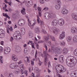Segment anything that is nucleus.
I'll return each instance as SVG.
<instances>
[{
  "instance_id": "15",
  "label": "nucleus",
  "mask_w": 77,
  "mask_h": 77,
  "mask_svg": "<svg viewBox=\"0 0 77 77\" xmlns=\"http://www.w3.org/2000/svg\"><path fill=\"white\" fill-rule=\"evenodd\" d=\"M73 42L74 43L77 42V36L75 35L73 38Z\"/></svg>"
},
{
  "instance_id": "52",
  "label": "nucleus",
  "mask_w": 77,
  "mask_h": 77,
  "mask_svg": "<svg viewBox=\"0 0 77 77\" xmlns=\"http://www.w3.org/2000/svg\"><path fill=\"white\" fill-rule=\"evenodd\" d=\"M48 9V7H45L43 9V10H45V11H47Z\"/></svg>"
},
{
  "instance_id": "38",
  "label": "nucleus",
  "mask_w": 77,
  "mask_h": 77,
  "mask_svg": "<svg viewBox=\"0 0 77 77\" xmlns=\"http://www.w3.org/2000/svg\"><path fill=\"white\" fill-rule=\"evenodd\" d=\"M21 12L23 15H26V12L23 11V10H21Z\"/></svg>"
},
{
  "instance_id": "34",
  "label": "nucleus",
  "mask_w": 77,
  "mask_h": 77,
  "mask_svg": "<svg viewBox=\"0 0 77 77\" xmlns=\"http://www.w3.org/2000/svg\"><path fill=\"white\" fill-rule=\"evenodd\" d=\"M0 60L1 63H3V57L2 56H1L0 57Z\"/></svg>"
},
{
  "instance_id": "17",
  "label": "nucleus",
  "mask_w": 77,
  "mask_h": 77,
  "mask_svg": "<svg viewBox=\"0 0 77 77\" xmlns=\"http://www.w3.org/2000/svg\"><path fill=\"white\" fill-rule=\"evenodd\" d=\"M35 32L36 33H40V30H39V28L37 27L35 29Z\"/></svg>"
},
{
  "instance_id": "10",
  "label": "nucleus",
  "mask_w": 77,
  "mask_h": 77,
  "mask_svg": "<svg viewBox=\"0 0 77 77\" xmlns=\"http://www.w3.org/2000/svg\"><path fill=\"white\" fill-rule=\"evenodd\" d=\"M43 53L44 54V55H45L44 56V57H45V62H46V61H47V60H48V58H47V55H48V54H47V52L45 51L43 52Z\"/></svg>"
},
{
  "instance_id": "61",
  "label": "nucleus",
  "mask_w": 77,
  "mask_h": 77,
  "mask_svg": "<svg viewBox=\"0 0 77 77\" xmlns=\"http://www.w3.org/2000/svg\"><path fill=\"white\" fill-rule=\"evenodd\" d=\"M14 68H17V67H18V66L17 65H15L14 64Z\"/></svg>"
},
{
  "instance_id": "63",
  "label": "nucleus",
  "mask_w": 77,
  "mask_h": 77,
  "mask_svg": "<svg viewBox=\"0 0 77 77\" xmlns=\"http://www.w3.org/2000/svg\"><path fill=\"white\" fill-rule=\"evenodd\" d=\"M36 47L37 49H39V45L38 44H36Z\"/></svg>"
},
{
  "instance_id": "25",
  "label": "nucleus",
  "mask_w": 77,
  "mask_h": 77,
  "mask_svg": "<svg viewBox=\"0 0 77 77\" xmlns=\"http://www.w3.org/2000/svg\"><path fill=\"white\" fill-rule=\"evenodd\" d=\"M29 37H30V38H31L32 37V36H33V33H32V32L30 31L29 32Z\"/></svg>"
},
{
  "instance_id": "9",
  "label": "nucleus",
  "mask_w": 77,
  "mask_h": 77,
  "mask_svg": "<svg viewBox=\"0 0 77 77\" xmlns=\"http://www.w3.org/2000/svg\"><path fill=\"white\" fill-rule=\"evenodd\" d=\"M58 22L57 20H53L51 22V24L52 26H56Z\"/></svg>"
},
{
  "instance_id": "44",
  "label": "nucleus",
  "mask_w": 77,
  "mask_h": 77,
  "mask_svg": "<svg viewBox=\"0 0 77 77\" xmlns=\"http://www.w3.org/2000/svg\"><path fill=\"white\" fill-rule=\"evenodd\" d=\"M46 42L48 44H49V45H51V42L49 41V40H48Z\"/></svg>"
},
{
  "instance_id": "24",
  "label": "nucleus",
  "mask_w": 77,
  "mask_h": 77,
  "mask_svg": "<svg viewBox=\"0 0 77 77\" xmlns=\"http://www.w3.org/2000/svg\"><path fill=\"white\" fill-rule=\"evenodd\" d=\"M63 53H64V54H66L68 53V50L67 49L64 48L63 50Z\"/></svg>"
},
{
  "instance_id": "55",
  "label": "nucleus",
  "mask_w": 77,
  "mask_h": 77,
  "mask_svg": "<svg viewBox=\"0 0 77 77\" xmlns=\"http://www.w3.org/2000/svg\"><path fill=\"white\" fill-rule=\"evenodd\" d=\"M8 10L10 12H12V10L11 8H9L8 9Z\"/></svg>"
},
{
  "instance_id": "60",
  "label": "nucleus",
  "mask_w": 77,
  "mask_h": 77,
  "mask_svg": "<svg viewBox=\"0 0 77 77\" xmlns=\"http://www.w3.org/2000/svg\"><path fill=\"white\" fill-rule=\"evenodd\" d=\"M31 65H34V61H31Z\"/></svg>"
},
{
  "instance_id": "27",
  "label": "nucleus",
  "mask_w": 77,
  "mask_h": 77,
  "mask_svg": "<svg viewBox=\"0 0 77 77\" xmlns=\"http://www.w3.org/2000/svg\"><path fill=\"white\" fill-rule=\"evenodd\" d=\"M5 34L3 33H2L1 34H0V38H5Z\"/></svg>"
},
{
  "instance_id": "13",
  "label": "nucleus",
  "mask_w": 77,
  "mask_h": 77,
  "mask_svg": "<svg viewBox=\"0 0 77 77\" xmlns=\"http://www.w3.org/2000/svg\"><path fill=\"white\" fill-rule=\"evenodd\" d=\"M62 13L63 14H68V10L65 8H64L62 11Z\"/></svg>"
},
{
  "instance_id": "57",
  "label": "nucleus",
  "mask_w": 77,
  "mask_h": 77,
  "mask_svg": "<svg viewBox=\"0 0 77 77\" xmlns=\"http://www.w3.org/2000/svg\"><path fill=\"white\" fill-rule=\"evenodd\" d=\"M50 62H48V67H50Z\"/></svg>"
},
{
  "instance_id": "41",
  "label": "nucleus",
  "mask_w": 77,
  "mask_h": 77,
  "mask_svg": "<svg viewBox=\"0 0 77 77\" xmlns=\"http://www.w3.org/2000/svg\"><path fill=\"white\" fill-rule=\"evenodd\" d=\"M29 27L31 28V29H33V26L31 24L29 25Z\"/></svg>"
},
{
  "instance_id": "59",
  "label": "nucleus",
  "mask_w": 77,
  "mask_h": 77,
  "mask_svg": "<svg viewBox=\"0 0 77 77\" xmlns=\"http://www.w3.org/2000/svg\"><path fill=\"white\" fill-rule=\"evenodd\" d=\"M4 43V42H3V41H1V44L2 45H3Z\"/></svg>"
},
{
  "instance_id": "4",
  "label": "nucleus",
  "mask_w": 77,
  "mask_h": 77,
  "mask_svg": "<svg viewBox=\"0 0 77 77\" xmlns=\"http://www.w3.org/2000/svg\"><path fill=\"white\" fill-rule=\"evenodd\" d=\"M51 17V15L50 14L47 13H45L44 14V17L46 20H49Z\"/></svg>"
},
{
  "instance_id": "6",
  "label": "nucleus",
  "mask_w": 77,
  "mask_h": 77,
  "mask_svg": "<svg viewBox=\"0 0 77 77\" xmlns=\"http://www.w3.org/2000/svg\"><path fill=\"white\" fill-rule=\"evenodd\" d=\"M25 21L23 19H20L18 22V24L19 26H24L25 24Z\"/></svg>"
},
{
  "instance_id": "16",
  "label": "nucleus",
  "mask_w": 77,
  "mask_h": 77,
  "mask_svg": "<svg viewBox=\"0 0 77 77\" xmlns=\"http://www.w3.org/2000/svg\"><path fill=\"white\" fill-rule=\"evenodd\" d=\"M43 38L45 39V41L46 42L47 41H48V40L50 39V37H49V36H43Z\"/></svg>"
},
{
  "instance_id": "8",
  "label": "nucleus",
  "mask_w": 77,
  "mask_h": 77,
  "mask_svg": "<svg viewBox=\"0 0 77 77\" xmlns=\"http://www.w3.org/2000/svg\"><path fill=\"white\" fill-rule=\"evenodd\" d=\"M11 51V49L10 48H6L4 50V52L5 54H9V53H10Z\"/></svg>"
},
{
  "instance_id": "37",
  "label": "nucleus",
  "mask_w": 77,
  "mask_h": 77,
  "mask_svg": "<svg viewBox=\"0 0 77 77\" xmlns=\"http://www.w3.org/2000/svg\"><path fill=\"white\" fill-rule=\"evenodd\" d=\"M74 54L75 56H77V49H75V50L74 51Z\"/></svg>"
},
{
  "instance_id": "54",
  "label": "nucleus",
  "mask_w": 77,
  "mask_h": 77,
  "mask_svg": "<svg viewBox=\"0 0 77 77\" xmlns=\"http://www.w3.org/2000/svg\"><path fill=\"white\" fill-rule=\"evenodd\" d=\"M13 40H14V38H13L12 37H11V38L10 39V41H11V42H12Z\"/></svg>"
},
{
  "instance_id": "20",
  "label": "nucleus",
  "mask_w": 77,
  "mask_h": 77,
  "mask_svg": "<svg viewBox=\"0 0 77 77\" xmlns=\"http://www.w3.org/2000/svg\"><path fill=\"white\" fill-rule=\"evenodd\" d=\"M27 5H29V3L31 5H32L33 4V2L32 0H27Z\"/></svg>"
},
{
  "instance_id": "45",
  "label": "nucleus",
  "mask_w": 77,
  "mask_h": 77,
  "mask_svg": "<svg viewBox=\"0 0 77 77\" xmlns=\"http://www.w3.org/2000/svg\"><path fill=\"white\" fill-rule=\"evenodd\" d=\"M44 42V41L40 40L38 42V44L43 43V42Z\"/></svg>"
},
{
  "instance_id": "36",
  "label": "nucleus",
  "mask_w": 77,
  "mask_h": 77,
  "mask_svg": "<svg viewBox=\"0 0 77 77\" xmlns=\"http://www.w3.org/2000/svg\"><path fill=\"white\" fill-rule=\"evenodd\" d=\"M59 60L60 63H62L63 62V59L61 58H59Z\"/></svg>"
},
{
  "instance_id": "7",
  "label": "nucleus",
  "mask_w": 77,
  "mask_h": 77,
  "mask_svg": "<svg viewBox=\"0 0 77 77\" xmlns=\"http://www.w3.org/2000/svg\"><path fill=\"white\" fill-rule=\"evenodd\" d=\"M18 36H21V34H20V32H15V33L13 35V36L14 39L17 40V39H18Z\"/></svg>"
},
{
  "instance_id": "32",
  "label": "nucleus",
  "mask_w": 77,
  "mask_h": 77,
  "mask_svg": "<svg viewBox=\"0 0 77 77\" xmlns=\"http://www.w3.org/2000/svg\"><path fill=\"white\" fill-rule=\"evenodd\" d=\"M57 4L58 5L60 6V5H62V2H60V0H57Z\"/></svg>"
},
{
  "instance_id": "50",
  "label": "nucleus",
  "mask_w": 77,
  "mask_h": 77,
  "mask_svg": "<svg viewBox=\"0 0 77 77\" xmlns=\"http://www.w3.org/2000/svg\"><path fill=\"white\" fill-rule=\"evenodd\" d=\"M23 3H25L26 5H27V1H24L23 2Z\"/></svg>"
},
{
  "instance_id": "19",
  "label": "nucleus",
  "mask_w": 77,
  "mask_h": 77,
  "mask_svg": "<svg viewBox=\"0 0 77 77\" xmlns=\"http://www.w3.org/2000/svg\"><path fill=\"white\" fill-rule=\"evenodd\" d=\"M53 32L54 33L56 34V35H57V34H58V30H57V29L56 28H55L54 29V30L53 31Z\"/></svg>"
},
{
  "instance_id": "47",
  "label": "nucleus",
  "mask_w": 77,
  "mask_h": 77,
  "mask_svg": "<svg viewBox=\"0 0 77 77\" xmlns=\"http://www.w3.org/2000/svg\"><path fill=\"white\" fill-rule=\"evenodd\" d=\"M39 1L40 3H42V4H44V3L45 2L44 0H40Z\"/></svg>"
},
{
  "instance_id": "33",
  "label": "nucleus",
  "mask_w": 77,
  "mask_h": 77,
  "mask_svg": "<svg viewBox=\"0 0 77 77\" xmlns=\"http://www.w3.org/2000/svg\"><path fill=\"white\" fill-rule=\"evenodd\" d=\"M55 8L56 9H57V10H58V9H59L60 8V5H56Z\"/></svg>"
},
{
  "instance_id": "29",
  "label": "nucleus",
  "mask_w": 77,
  "mask_h": 77,
  "mask_svg": "<svg viewBox=\"0 0 77 77\" xmlns=\"http://www.w3.org/2000/svg\"><path fill=\"white\" fill-rule=\"evenodd\" d=\"M60 45L61 46H63L65 45V42L63 41H62V42H60Z\"/></svg>"
},
{
  "instance_id": "26",
  "label": "nucleus",
  "mask_w": 77,
  "mask_h": 77,
  "mask_svg": "<svg viewBox=\"0 0 77 77\" xmlns=\"http://www.w3.org/2000/svg\"><path fill=\"white\" fill-rule=\"evenodd\" d=\"M71 39H72V38H71V37H67V42H70L71 40Z\"/></svg>"
},
{
  "instance_id": "5",
  "label": "nucleus",
  "mask_w": 77,
  "mask_h": 77,
  "mask_svg": "<svg viewBox=\"0 0 77 77\" xmlns=\"http://www.w3.org/2000/svg\"><path fill=\"white\" fill-rule=\"evenodd\" d=\"M64 23H65V21L63 19H60L58 20V23L60 26H62L64 24Z\"/></svg>"
},
{
  "instance_id": "12",
  "label": "nucleus",
  "mask_w": 77,
  "mask_h": 77,
  "mask_svg": "<svg viewBox=\"0 0 77 77\" xmlns=\"http://www.w3.org/2000/svg\"><path fill=\"white\" fill-rule=\"evenodd\" d=\"M71 32L72 33H76L77 32V29L76 28H75V27H73L71 29Z\"/></svg>"
},
{
  "instance_id": "1",
  "label": "nucleus",
  "mask_w": 77,
  "mask_h": 77,
  "mask_svg": "<svg viewBox=\"0 0 77 77\" xmlns=\"http://www.w3.org/2000/svg\"><path fill=\"white\" fill-rule=\"evenodd\" d=\"M66 64L69 67L74 66L75 64L77 63V59H73L72 57L69 56L66 59Z\"/></svg>"
},
{
  "instance_id": "56",
  "label": "nucleus",
  "mask_w": 77,
  "mask_h": 77,
  "mask_svg": "<svg viewBox=\"0 0 77 77\" xmlns=\"http://www.w3.org/2000/svg\"><path fill=\"white\" fill-rule=\"evenodd\" d=\"M44 48H46V50L47 51V45H45L44 46Z\"/></svg>"
},
{
  "instance_id": "43",
  "label": "nucleus",
  "mask_w": 77,
  "mask_h": 77,
  "mask_svg": "<svg viewBox=\"0 0 77 77\" xmlns=\"http://www.w3.org/2000/svg\"><path fill=\"white\" fill-rule=\"evenodd\" d=\"M24 72L25 74H26V76H27L28 75V73H27V71L25 70L24 71Z\"/></svg>"
},
{
  "instance_id": "35",
  "label": "nucleus",
  "mask_w": 77,
  "mask_h": 77,
  "mask_svg": "<svg viewBox=\"0 0 77 77\" xmlns=\"http://www.w3.org/2000/svg\"><path fill=\"white\" fill-rule=\"evenodd\" d=\"M8 77H14V75L13 73H10L9 74Z\"/></svg>"
},
{
  "instance_id": "40",
  "label": "nucleus",
  "mask_w": 77,
  "mask_h": 77,
  "mask_svg": "<svg viewBox=\"0 0 77 77\" xmlns=\"http://www.w3.org/2000/svg\"><path fill=\"white\" fill-rule=\"evenodd\" d=\"M7 29H8L9 30H10L11 32H12V31L13 29H12V26H11L10 28H7Z\"/></svg>"
},
{
  "instance_id": "11",
  "label": "nucleus",
  "mask_w": 77,
  "mask_h": 77,
  "mask_svg": "<svg viewBox=\"0 0 77 77\" xmlns=\"http://www.w3.org/2000/svg\"><path fill=\"white\" fill-rule=\"evenodd\" d=\"M65 32H63L60 35L59 38L60 39H63L65 38Z\"/></svg>"
},
{
  "instance_id": "39",
  "label": "nucleus",
  "mask_w": 77,
  "mask_h": 77,
  "mask_svg": "<svg viewBox=\"0 0 77 77\" xmlns=\"http://www.w3.org/2000/svg\"><path fill=\"white\" fill-rule=\"evenodd\" d=\"M75 75H76V73H74L73 74V73H71V77H75Z\"/></svg>"
},
{
  "instance_id": "46",
  "label": "nucleus",
  "mask_w": 77,
  "mask_h": 77,
  "mask_svg": "<svg viewBox=\"0 0 77 77\" xmlns=\"http://www.w3.org/2000/svg\"><path fill=\"white\" fill-rule=\"evenodd\" d=\"M37 22H38V23H39V16L38 15H37Z\"/></svg>"
},
{
  "instance_id": "30",
  "label": "nucleus",
  "mask_w": 77,
  "mask_h": 77,
  "mask_svg": "<svg viewBox=\"0 0 77 77\" xmlns=\"http://www.w3.org/2000/svg\"><path fill=\"white\" fill-rule=\"evenodd\" d=\"M50 37L51 39L52 40V41H56V39H55V38H54V36H52L51 35L50 36Z\"/></svg>"
},
{
  "instance_id": "2",
  "label": "nucleus",
  "mask_w": 77,
  "mask_h": 77,
  "mask_svg": "<svg viewBox=\"0 0 77 77\" xmlns=\"http://www.w3.org/2000/svg\"><path fill=\"white\" fill-rule=\"evenodd\" d=\"M55 69L56 70L60 71V73H63L65 71V69L64 68V67L61 65H57L55 67Z\"/></svg>"
},
{
  "instance_id": "51",
  "label": "nucleus",
  "mask_w": 77,
  "mask_h": 77,
  "mask_svg": "<svg viewBox=\"0 0 77 77\" xmlns=\"http://www.w3.org/2000/svg\"><path fill=\"white\" fill-rule=\"evenodd\" d=\"M26 58H27V61L28 63H29L30 62V60H29V57H26Z\"/></svg>"
},
{
  "instance_id": "14",
  "label": "nucleus",
  "mask_w": 77,
  "mask_h": 77,
  "mask_svg": "<svg viewBox=\"0 0 77 77\" xmlns=\"http://www.w3.org/2000/svg\"><path fill=\"white\" fill-rule=\"evenodd\" d=\"M38 15L39 17H41L42 16V14H41V13L42 12H41V8L39 7H38Z\"/></svg>"
},
{
  "instance_id": "62",
  "label": "nucleus",
  "mask_w": 77,
  "mask_h": 77,
  "mask_svg": "<svg viewBox=\"0 0 77 77\" xmlns=\"http://www.w3.org/2000/svg\"><path fill=\"white\" fill-rule=\"evenodd\" d=\"M7 32L8 34H9V29L7 28Z\"/></svg>"
},
{
  "instance_id": "31",
  "label": "nucleus",
  "mask_w": 77,
  "mask_h": 77,
  "mask_svg": "<svg viewBox=\"0 0 77 77\" xmlns=\"http://www.w3.org/2000/svg\"><path fill=\"white\" fill-rule=\"evenodd\" d=\"M42 32H43V34H46L47 33V32H46V31L45 30L43 29H41Z\"/></svg>"
},
{
  "instance_id": "18",
  "label": "nucleus",
  "mask_w": 77,
  "mask_h": 77,
  "mask_svg": "<svg viewBox=\"0 0 77 77\" xmlns=\"http://www.w3.org/2000/svg\"><path fill=\"white\" fill-rule=\"evenodd\" d=\"M12 58L14 61H17L18 60V59L17 58V57L15 55H12Z\"/></svg>"
},
{
  "instance_id": "21",
  "label": "nucleus",
  "mask_w": 77,
  "mask_h": 77,
  "mask_svg": "<svg viewBox=\"0 0 77 77\" xmlns=\"http://www.w3.org/2000/svg\"><path fill=\"white\" fill-rule=\"evenodd\" d=\"M40 26L44 28L45 27V25L44 24V23L42 21L40 22Z\"/></svg>"
},
{
  "instance_id": "48",
  "label": "nucleus",
  "mask_w": 77,
  "mask_h": 77,
  "mask_svg": "<svg viewBox=\"0 0 77 77\" xmlns=\"http://www.w3.org/2000/svg\"><path fill=\"white\" fill-rule=\"evenodd\" d=\"M35 70L36 71L39 72V69H38V67H36L35 68Z\"/></svg>"
},
{
  "instance_id": "64",
  "label": "nucleus",
  "mask_w": 77,
  "mask_h": 77,
  "mask_svg": "<svg viewBox=\"0 0 77 77\" xmlns=\"http://www.w3.org/2000/svg\"><path fill=\"white\" fill-rule=\"evenodd\" d=\"M8 23L9 24H12V22L11 21H9L8 22Z\"/></svg>"
},
{
  "instance_id": "58",
  "label": "nucleus",
  "mask_w": 77,
  "mask_h": 77,
  "mask_svg": "<svg viewBox=\"0 0 77 77\" xmlns=\"http://www.w3.org/2000/svg\"><path fill=\"white\" fill-rule=\"evenodd\" d=\"M60 58H61V59H63V55H61L60 57Z\"/></svg>"
},
{
  "instance_id": "53",
  "label": "nucleus",
  "mask_w": 77,
  "mask_h": 77,
  "mask_svg": "<svg viewBox=\"0 0 77 77\" xmlns=\"http://www.w3.org/2000/svg\"><path fill=\"white\" fill-rule=\"evenodd\" d=\"M39 63H38V64L39 65V66H41V64L42 63L41 62V61H40V60H39Z\"/></svg>"
},
{
  "instance_id": "23",
  "label": "nucleus",
  "mask_w": 77,
  "mask_h": 77,
  "mask_svg": "<svg viewBox=\"0 0 77 77\" xmlns=\"http://www.w3.org/2000/svg\"><path fill=\"white\" fill-rule=\"evenodd\" d=\"M21 32L22 35H24L25 34V29L22 28L21 29Z\"/></svg>"
},
{
  "instance_id": "3",
  "label": "nucleus",
  "mask_w": 77,
  "mask_h": 77,
  "mask_svg": "<svg viewBox=\"0 0 77 77\" xmlns=\"http://www.w3.org/2000/svg\"><path fill=\"white\" fill-rule=\"evenodd\" d=\"M55 53L56 54H60L62 53V48L60 47L55 48Z\"/></svg>"
},
{
  "instance_id": "42",
  "label": "nucleus",
  "mask_w": 77,
  "mask_h": 77,
  "mask_svg": "<svg viewBox=\"0 0 77 77\" xmlns=\"http://www.w3.org/2000/svg\"><path fill=\"white\" fill-rule=\"evenodd\" d=\"M24 65L23 64H22L20 65V68L21 69H24Z\"/></svg>"
},
{
  "instance_id": "28",
  "label": "nucleus",
  "mask_w": 77,
  "mask_h": 77,
  "mask_svg": "<svg viewBox=\"0 0 77 77\" xmlns=\"http://www.w3.org/2000/svg\"><path fill=\"white\" fill-rule=\"evenodd\" d=\"M3 15L4 17H5L6 18H8V19H10V17H9L8 15H7L6 14H5V13H3Z\"/></svg>"
},
{
  "instance_id": "22",
  "label": "nucleus",
  "mask_w": 77,
  "mask_h": 77,
  "mask_svg": "<svg viewBox=\"0 0 77 77\" xmlns=\"http://www.w3.org/2000/svg\"><path fill=\"white\" fill-rule=\"evenodd\" d=\"M14 66H15V64L14 63H13L12 64H11L9 66V67L11 68H12V69H14Z\"/></svg>"
},
{
  "instance_id": "49",
  "label": "nucleus",
  "mask_w": 77,
  "mask_h": 77,
  "mask_svg": "<svg viewBox=\"0 0 77 77\" xmlns=\"http://www.w3.org/2000/svg\"><path fill=\"white\" fill-rule=\"evenodd\" d=\"M28 25H29V24H31V22L30 21V20H29V19H28Z\"/></svg>"
}]
</instances>
